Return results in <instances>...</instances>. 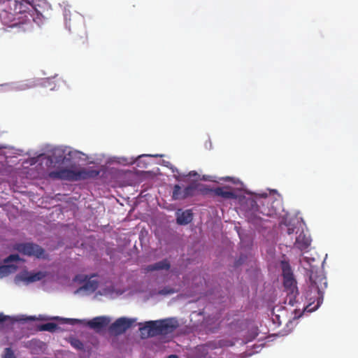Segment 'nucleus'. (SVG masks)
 <instances>
[{
    "mask_svg": "<svg viewBox=\"0 0 358 358\" xmlns=\"http://www.w3.org/2000/svg\"><path fill=\"white\" fill-rule=\"evenodd\" d=\"M47 275L48 273L46 271H40L36 273L24 271L17 275L15 280L24 282L26 284H29L43 280Z\"/></svg>",
    "mask_w": 358,
    "mask_h": 358,
    "instance_id": "11",
    "label": "nucleus"
},
{
    "mask_svg": "<svg viewBox=\"0 0 358 358\" xmlns=\"http://www.w3.org/2000/svg\"><path fill=\"white\" fill-rule=\"evenodd\" d=\"M201 186H203V185L192 183L187 186L184 189H182L179 185H175L173 187L172 198L173 200H181L192 196L194 195L196 190L199 192Z\"/></svg>",
    "mask_w": 358,
    "mask_h": 358,
    "instance_id": "6",
    "label": "nucleus"
},
{
    "mask_svg": "<svg viewBox=\"0 0 358 358\" xmlns=\"http://www.w3.org/2000/svg\"><path fill=\"white\" fill-rule=\"evenodd\" d=\"M86 290H90L92 292L95 291L98 288V282L96 280H87L83 287Z\"/></svg>",
    "mask_w": 358,
    "mask_h": 358,
    "instance_id": "23",
    "label": "nucleus"
},
{
    "mask_svg": "<svg viewBox=\"0 0 358 358\" xmlns=\"http://www.w3.org/2000/svg\"><path fill=\"white\" fill-rule=\"evenodd\" d=\"M20 260V256L17 254H13L9 255L4 259L5 265L0 266V273L6 275L15 272L17 266L14 264H10V262H17Z\"/></svg>",
    "mask_w": 358,
    "mask_h": 358,
    "instance_id": "12",
    "label": "nucleus"
},
{
    "mask_svg": "<svg viewBox=\"0 0 358 358\" xmlns=\"http://www.w3.org/2000/svg\"><path fill=\"white\" fill-rule=\"evenodd\" d=\"M283 285L284 287L293 292L296 288V282L294 278V275L283 277Z\"/></svg>",
    "mask_w": 358,
    "mask_h": 358,
    "instance_id": "20",
    "label": "nucleus"
},
{
    "mask_svg": "<svg viewBox=\"0 0 358 358\" xmlns=\"http://www.w3.org/2000/svg\"><path fill=\"white\" fill-rule=\"evenodd\" d=\"M280 200L274 198L271 194H262L257 197L256 200L251 201V206L256 207V211L259 213L271 217L277 214Z\"/></svg>",
    "mask_w": 358,
    "mask_h": 358,
    "instance_id": "4",
    "label": "nucleus"
},
{
    "mask_svg": "<svg viewBox=\"0 0 358 358\" xmlns=\"http://www.w3.org/2000/svg\"><path fill=\"white\" fill-rule=\"evenodd\" d=\"M311 243L310 238L303 231H301L296 237L294 246L301 251L308 248Z\"/></svg>",
    "mask_w": 358,
    "mask_h": 358,
    "instance_id": "16",
    "label": "nucleus"
},
{
    "mask_svg": "<svg viewBox=\"0 0 358 358\" xmlns=\"http://www.w3.org/2000/svg\"><path fill=\"white\" fill-rule=\"evenodd\" d=\"M0 20L3 24L10 27L21 23L20 15L4 8L0 13Z\"/></svg>",
    "mask_w": 358,
    "mask_h": 358,
    "instance_id": "10",
    "label": "nucleus"
},
{
    "mask_svg": "<svg viewBox=\"0 0 358 358\" xmlns=\"http://www.w3.org/2000/svg\"><path fill=\"white\" fill-rule=\"evenodd\" d=\"M293 231L294 230L292 229L289 228L287 232H288L289 234H291L293 233Z\"/></svg>",
    "mask_w": 358,
    "mask_h": 358,
    "instance_id": "32",
    "label": "nucleus"
},
{
    "mask_svg": "<svg viewBox=\"0 0 358 358\" xmlns=\"http://www.w3.org/2000/svg\"><path fill=\"white\" fill-rule=\"evenodd\" d=\"M38 329H39L40 331H45L54 332L57 329H59V327L55 323L48 322V323L43 324L40 325Z\"/></svg>",
    "mask_w": 358,
    "mask_h": 358,
    "instance_id": "21",
    "label": "nucleus"
},
{
    "mask_svg": "<svg viewBox=\"0 0 358 358\" xmlns=\"http://www.w3.org/2000/svg\"><path fill=\"white\" fill-rule=\"evenodd\" d=\"M225 180H227V181H229V180H231V178H230V177H227V178H225Z\"/></svg>",
    "mask_w": 358,
    "mask_h": 358,
    "instance_id": "33",
    "label": "nucleus"
},
{
    "mask_svg": "<svg viewBox=\"0 0 358 358\" xmlns=\"http://www.w3.org/2000/svg\"><path fill=\"white\" fill-rule=\"evenodd\" d=\"M176 221L178 224L186 225L190 223L193 219V214L191 210H186L182 212L178 211L176 213Z\"/></svg>",
    "mask_w": 358,
    "mask_h": 358,
    "instance_id": "18",
    "label": "nucleus"
},
{
    "mask_svg": "<svg viewBox=\"0 0 358 358\" xmlns=\"http://www.w3.org/2000/svg\"><path fill=\"white\" fill-rule=\"evenodd\" d=\"M49 178L52 179L71 181V169H59L48 173Z\"/></svg>",
    "mask_w": 358,
    "mask_h": 358,
    "instance_id": "15",
    "label": "nucleus"
},
{
    "mask_svg": "<svg viewBox=\"0 0 358 358\" xmlns=\"http://www.w3.org/2000/svg\"><path fill=\"white\" fill-rule=\"evenodd\" d=\"M310 285L306 298L309 301L305 310L308 312L316 310L323 302L324 291L327 287V278L323 271L314 266L309 270Z\"/></svg>",
    "mask_w": 358,
    "mask_h": 358,
    "instance_id": "1",
    "label": "nucleus"
},
{
    "mask_svg": "<svg viewBox=\"0 0 358 358\" xmlns=\"http://www.w3.org/2000/svg\"><path fill=\"white\" fill-rule=\"evenodd\" d=\"M100 174L99 170L90 168H82L78 170L71 169V181L84 180L95 178Z\"/></svg>",
    "mask_w": 358,
    "mask_h": 358,
    "instance_id": "7",
    "label": "nucleus"
},
{
    "mask_svg": "<svg viewBox=\"0 0 358 358\" xmlns=\"http://www.w3.org/2000/svg\"><path fill=\"white\" fill-rule=\"evenodd\" d=\"M64 17L66 27L69 30L78 31L81 34L80 41L81 44H85L87 41V36L85 28V20L83 15L73 11V13L68 8L64 9Z\"/></svg>",
    "mask_w": 358,
    "mask_h": 358,
    "instance_id": "3",
    "label": "nucleus"
},
{
    "mask_svg": "<svg viewBox=\"0 0 358 358\" xmlns=\"http://www.w3.org/2000/svg\"><path fill=\"white\" fill-rule=\"evenodd\" d=\"M199 192L203 194H208L209 193H213L215 195L222 197L224 199H236V194L228 190L227 187H216V188H208L206 185H203V186H201L199 188Z\"/></svg>",
    "mask_w": 358,
    "mask_h": 358,
    "instance_id": "8",
    "label": "nucleus"
},
{
    "mask_svg": "<svg viewBox=\"0 0 358 358\" xmlns=\"http://www.w3.org/2000/svg\"><path fill=\"white\" fill-rule=\"evenodd\" d=\"M66 322L67 323H69L71 324H80L82 323V320L78 319H65Z\"/></svg>",
    "mask_w": 358,
    "mask_h": 358,
    "instance_id": "29",
    "label": "nucleus"
},
{
    "mask_svg": "<svg viewBox=\"0 0 358 358\" xmlns=\"http://www.w3.org/2000/svg\"><path fill=\"white\" fill-rule=\"evenodd\" d=\"M10 321L11 318L9 316L4 315L3 313H0V324H2L6 321Z\"/></svg>",
    "mask_w": 358,
    "mask_h": 358,
    "instance_id": "28",
    "label": "nucleus"
},
{
    "mask_svg": "<svg viewBox=\"0 0 358 358\" xmlns=\"http://www.w3.org/2000/svg\"><path fill=\"white\" fill-rule=\"evenodd\" d=\"M3 358H15V354L10 348L5 349Z\"/></svg>",
    "mask_w": 358,
    "mask_h": 358,
    "instance_id": "26",
    "label": "nucleus"
},
{
    "mask_svg": "<svg viewBox=\"0 0 358 358\" xmlns=\"http://www.w3.org/2000/svg\"><path fill=\"white\" fill-rule=\"evenodd\" d=\"M134 322V321L131 319L125 317L118 318L110 326L109 330L111 333H114L117 335L123 334L131 327Z\"/></svg>",
    "mask_w": 358,
    "mask_h": 358,
    "instance_id": "9",
    "label": "nucleus"
},
{
    "mask_svg": "<svg viewBox=\"0 0 358 358\" xmlns=\"http://www.w3.org/2000/svg\"><path fill=\"white\" fill-rule=\"evenodd\" d=\"M142 325L139 329L141 332L148 331L150 336L165 335L172 333L178 327V321L174 318H166L164 320L148 321Z\"/></svg>",
    "mask_w": 358,
    "mask_h": 358,
    "instance_id": "2",
    "label": "nucleus"
},
{
    "mask_svg": "<svg viewBox=\"0 0 358 358\" xmlns=\"http://www.w3.org/2000/svg\"><path fill=\"white\" fill-rule=\"evenodd\" d=\"M281 266L282 270V276H290L294 275L289 264L287 262L282 261L281 262Z\"/></svg>",
    "mask_w": 358,
    "mask_h": 358,
    "instance_id": "22",
    "label": "nucleus"
},
{
    "mask_svg": "<svg viewBox=\"0 0 358 358\" xmlns=\"http://www.w3.org/2000/svg\"><path fill=\"white\" fill-rule=\"evenodd\" d=\"M32 86H33V85H31V84H28L27 83L22 82L19 85L18 87H17V88L21 90H24L31 87Z\"/></svg>",
    "mask_w": 358,
    "mask_h": 358,
    "instance_id": "27",
    "label": "nucleus"
},
{
    "mask_svg": "<svg viewBox=\"0 0 358 358\" xmlns=\"http://www.w3.org/2000/svg\"><path fill=\"white\" fill-rule=\"evenodd\" d=\"M14 248L19 252L29 257L45 259V250L37 244L32 243H17Z\"/></svg>",
    "mask_w": 358,
    "mask_h": 358,
    "instance_id": "5",
    "label": "nucleus"
},
{
    "mask_svg": "<svg viewBox=\"0 0 358 358\" xmlns=\"http://www.w3.org/2000/svg\"><path fill=\"white\" fill-rule=\"evenodd\" d=\"M219 341H220L221 348L231 347V346L234 345V344H235V342L233 340H231L229 338L220 339V340H219Z\"/></svg>",
    "mask_w": 358,
    "mask_h": 358,
    "instance_id": "24",
    "label": "nucleus"
},
{
    "mask_svg": "<svg viewBox=\"0 0 358 358\" xmlns=\"http://www.w3.org/2000/svg\"><path fill=\"white\" fill-rule=\"evenodd\" d=\"M3 8L22 15L26 11V6L18 0H7L3 2Z\"/></svg>",
    "mask_w": 358,
    "mask_h": 358,
    "instance_id": "13",
    "label": "nucleus"
},
{
    "mask_svg": "<svg viewBox=\"0 0 358 358\" xmlns=\"http://www.w3.org/2000/svg\"><path fill=\"white\" fill-rule=\"evenodd\" d=\"M110 320L106 316H99L89 320L87 323V326L98 331L99 330L106 327L110 323Z\"/></svg>",
    "mask_w": 358,
    "mask_h": 358,
    "instance_id": "14",
    "label": "nucleus"
},
{
    "mask_svg": "<svg viewBox=\"0 0 358 358\" xmlns=\"http://www.w3.org/2000/svg\"><path fill=\"white\" fill-rule=\"evenodd\" d=\"M196 175H197V173H196V172H195V171H191V172L189 173V176H196Z\"/></svg>",
    "mask_w": 358,
    "mask_h": 358,
    "instance_id": "30",
    "label": "nucleus"
},
{
    "mask_svg": "<svg viewBox=\"0 0 358 358\" xmlns=\"http://www.w3.org/2000/svg\"><path fill=\"white\" fill-rule=\"evenodd\" d=\"M71 345L78 350H82L84 348L83 343L77 338H73L71 342Z\"/></svg>",
    "mask_w": 358,
    "mask_h": 358,
    "instance_id": "25",
    "label": "nucleus"
},
{
    "mask_svg": "<svg viewBox=\"0 0 358 358\" xmlns=\"http://www.w3.org/2000/svg\"><path fill=\"white\" fill-rule=\"evenodd\" d=\"M168 358H178V357L176 355H171Z\"/></svg>",
    "mask_w": 358,
    "mask_h": 358,
    "instance_id": "31",
    "label": "nucleus"
},
{
    "mask_svg": "<svg viewBox=\"0 0 358 358\" xmlns=\"http://www.w3.org/2000/svg\"><path fill=\"white\" fill-rule=\"evenodd\" d=\"M220 348V344L219 341H208L205 345L199 346L198 348V351L202 353L201 357L203 358H208V350H212Z\"/></svg>",
    "mask_w": 358,
    "mask_h": 358,
    "instance_id": "17",
    "label": "nucleus"
},
{
    "mask_svg": "<svg viewBox=\"0 0 358 358\" xmlns=\"http://www.w3.org/2000/svg\"><path fill=\"white\" fill-rule=\"evenodd\" d=\"M171 267L170 263L167 259H164L162 261L156 262L153 264H150L147 266L145 268V272H151L154 271H159V270H169Z\"/></svg>",
    "mask_w": 358,
    "mask_h": 358,
    "instance_id": "19",
    "label": "nucleus"
}]
</instances>
